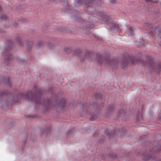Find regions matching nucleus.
<instances>
[{
    "instance_id": "1",
    "label": "nucleus",
    "mask_w": 161,
    "mask_h": 161,
    "mask_svg": "<svg viewBox=\"0 0 161 161\" xmlns=\"http://www.w3.org/2000/svg\"><path fill=\"white\" fill-rule=\"evenodd\" d=\"M126 33L129 36L133 35L134 34V32L133 29L131 27H129L127 30Z\"/></svg>"
},
{
    "instance_id": "5",
    "label": "nucleus",
    "mask_w": 161,
    "mask_h": 161,
    "mask_svg": "<svg viewBox=\"0 0 161 161\" xmlns=\"http://www.w3.org/2000/svg\"><path fill=\"white\" fill-rule=\"evenodd\" d=\"M98 62L100 63V64H102L103 62V59L102 57L101 56H100L98 57Z\"/></svg>"
},
{
    "instance_id": "2",
    "label": "nucleus",
    "mask_w": 161,
    "mask_h": 161,
    "mask_svg": "<svg viewBox=\"0 0 161 161\" xmlns=\"http://www.w3.org/2000/svg\"><path fill=\"white\" fill-rule=\"evenodd\" d=\"M102 19L103 20L104 23H106L108 22V21L109 20V17H108L106 15H102L100 16Z\"/></svg>"
},
{
    "instance_id": "10",
    "label": "nucleus",
    "mask_w": 161,
    "mask_h": 161,
    "mask_svg": "<svg viewBox=\"0 0 161 161\" xmlns=\"http://www.w3.org/2000/svg\"><path fill=\"white\" fill-rule=\"evenodd\" d=\"M135 61H136V63H137V60H136L135 59H134V60H133V61H132V62H133V64H135V63H136V62H135Z\"/></svg>"
},
{
    "instance_id": "13",
    "label": "nucleus",
    "mask_w": 161,
    "mask_h": 161,
    "mask_svg": "<svg viewBox=\"0 0 161 161\" xmlns=\"http://www.w3.org/2000/svg\"><path fill=\"white\" fill-rule=\"evenodd\" d=\"M159 71H161V67H160V69H159Z\"/></svg>"
},
{
    "instance_id": "8",
    "label": "nucleus",
    "mask_w": 161,
    "mask_h": 161,
    "mask_svg": "<svg viewBox=\"0 0 161 161\" xmlns=\"http://www.w3.org/2000/svg\"><path fill=\"white\" fill-rule=\"evenodd\" d=\"M96 117V116L95 115H94L92 116L90 118V119L91 120L93 121V120H94L95 119Z\"/></svg>"
},
{
    "instance_id": "7",
    "label": "nucleus",
    "mask_w": 161,
    "mask_h": 161,
    "mask_svg": "<svg viewBox=\"0 0 161 161\" xmlns=\"http://www.w3.org/2000/svg\"><path fill=\"white\" fill-rule=\"evenodd\" d=\"M65 103V100L63 99L60 102L59 104L61 105H64Z\"/></svg>"
},
{
    "instance_id": "16",
    "label": "nucleus",
    "mask_w": 161,
    "mask_h": 161,
    "mask_svg": "<svg viewBox=\"0 0 161 161\" xmlns=\"http://www.w3.org/2000/svg\"><path fill=\"white\" fill-rule=\"evenodd\" d=\"M19 41V44H20V42L19 41V40H18Z\"/></svg>"
},
{
    "instance_id": "9",
    "label": "nucleus",
    "mask_w": 161,
    "mask_h": 161,
    "mask_svg": "<svg viewBox=\"0 0 161 161\" xmlns=\"http://www.w3.org/2000/svg\"><path fill=\"white\" fill-rule=\"evenodd\" d=\"M156 31L158 32L159 31V28L158 27H157L156 28Z\"/></svg>"
},
{
    "instance_id": "4",
    "label": "nucleus",
    "mask_w": 161,
    "mask_h": 161,
    "mask_svg": "<svg viewBox=\"0 0 161 161\" xmlns=\"http://www.w3.org/2000/svg\"><path fill=\"white\" fill-rule=\"evenodd\" d=\"M161 32H159L158 35V37L160 38V39L158 40L157 41L158 44L161 46Z\"/></svg>"
},
{
    "instance_id": "3",
    "label": "nucleus",
    "mask_w": 161,
    "mask_h": 161,
    "mask_svg": "<svg viewBox=\"0 0 161 161\" xmlns=\"http://www.w3.org/2000/svg\"><path fill=\"white\" fill-rule=\"evenodd\" d=\"M108 24L110 27V28L112 30H113L115 29H116L118 27V26L114 24L113 23H108Z\"/></svg>"
},
{
    "instance_id": "11",
    "label": "nucleus",
    "mask_w": 161,
    "mask_h": 161,
    "mask_svg": "<svg viewBox=\"0 0 161 161\" xmlns=\"http://www.w3.org/2000/svg\"><path fill=\"white\" fill-rule=\"evenodd\" d=\"M145 25L146 26H147L149 27L150 25L149 24H146Z\"/></svg>"
},
{
    "instance_id": "15",
    "label": "nucleus",
    "mask_w": 161,
    "mask_h": 161,
    "mask_svg": "<svg viewBox=\"0 0 161 161\" xmlns=\"http://www.w3.org/2000/svg\"><path fill=\"white\" fill-rule=\"evenodd\" d=\"M27 98H28V99H30V97L29 96Z\"/></svg>"
},
{
    "instance_id": "12",
    "label": "nucleus",
    "mask_w": 161,
    "mask_h": 161,
    "mask_svg": "<svg viewBox=\"0 0 161 161\" xmlns=\"http://www.w3.org/2000/svg\"><path fill=\"white\" fill-rule=\"evenodd\" d=\"M115 1V0H111V2L112 3H114Z\"/></svg>"
},
{
    "instance_id": "6",
    "label": "nucleus",
    "mask_w": 161,
    "mask_h": 161,
    "mask_svg": "<svg viewBox=\"0 0 161 161\" xmlns=\"http://www.w3.org/2000/svg\"><path fill=\"white\" fill-rule=\"evenodd\" d=\"M64 51L67 53H69L71 51V49L70 48H65Z\"/></svg>"
},
{
    "instance_id": "14",
    "label": "nucleus",
    "mask_w": 161,
    "mask_h": 161,
    "mask_svg": "<svg viewBox=\"0 0 161 161\" xmlns=\"http://www.w3.org/2000/svg\"><path fill=\"white\" fill-rule=\"evenodd\" d=\"M6 19L7 18V16H5L4 17Z\"/></svg>"
}]
</instances>
